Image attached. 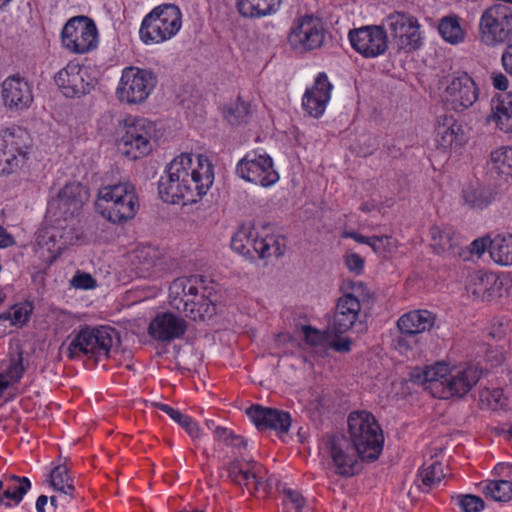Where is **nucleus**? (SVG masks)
<instances>
[{
  "label": "nucleus",
  "mask_w": 512,
  "mask_h": 512,
  "mask_svg": "<svg viewBox=\"0 0 512 512\" xmlns=\"http://www.w3.org/2000/svg\"><path fill=\"white\" fill-rule=\"evenodd\" d=\"M215 179L208 157L181 153L166 167L158 181V192L166 203H196L208 193Z\"/></svg>",
  "instance_id": "nucleus-1"
},
{
  "label": "nucleus",
  "mask_w": 512,
  "mask_h": 512,
  "mask_svg": "<svg viewBox=\"0 0 512 512\" xmlns=\"http://www.w3.org/2000/svg\"><path fill=\"white\" fill-rule=\"evenodd\" d=\"M481 373L476 366L450 369L446 363L437 362L423 369L415 368L411 372V380L423 385L433 397L446 399L466 395L480 380Z\"/></svg>",
  "instance_id": "nucleus-2"
},
{
  "label": "nucleus",
  "mask_w": 512,
  "mask_h": 512,
  "mask_svg": "<svg viewBox=\"0 0 512 512\" xmlns=\"http://www.w3.org/2000/svg\"><path fill=\"white\" fill-rule=\"evenodd\" d=\"M116 337V332L109 326H84L74 332L60 347L70 360L107 357Z\"/></svg>",
  "instance_id": "nucleus-3"
},
{
  "label": "nucleus",
  "mask_w": 512,
  "mask_h": 512,
  "mask_svg": "<svg viewBox=\"0 0 512 512\" xmlns=\"http://www.w3.org/2000/svg\"><path fill=\"white\" fill-rule=\"evenodd\" d=\"M347 424L348 439L358 449L360 459H378L383 449L384 437L374 415L364 410L353 411L348 416Z\"/></svg>",
  "instance_id": "nucleus-4"
},
{
  "label": "nucleus",
  "mask_w": 512,
  "mask_h": 512,
  "mask_svg": "<svg viewBox=\"0 0 512 512\" xmlns=\"http://www.w3.org/2000/svg\"><path fill=\"white\" fill-rule=\"evenodd\" d=\"M96 205L101 215L115 224L132 219L139 208L135 188L130 183L101 187L98 191Z\"/></svg>",
  "instance_id": "nucleus-5"
},
{
  "label": "nucleus",
  "mask_w": 512,
  "mask_h": 512,
  "mask_svg": "<svg viewBox=\"0 0 512 512\" xmlns=\"http://www.w3.org/2000/svg\"><path fill=\"white\" fill-rule=\"evenodd\" d=\"M231 248L251 260L279 258L285 251V239L277 235L260 236L252 224H243L233 235Z\"/></svg>",
  "instance_id": "nucleus-6"
},
{
  "label": "nucleus",
  "mask_w": 512,
  "mask_h": 512,
  "mask_svg": "<svg viewBox=\"0 0 512 512\" xmlns=\"http://www.w3.org/2000/svg\"><path fill=\"white\" fill-rule=\"evenodd\" d=\"M182 13L174 4H162L142 20L139 35L145 44L163 43L173 38L181 29Z\"/></svg>",
  "instance_id": "nucleus-7"
},
{
  "label": "nucleus",
  "mask_w": 512,
  "mask_h": 512,
  "mask_svg": "<svg viewBox=\"0 0 512 512\" xmlns=\"http://www.w3.org/2000/svg\"><path fill=\"white\" fill-rule=\"evenodd\" d=\"M31 148L28 132L19 127L11 126L0 131V174H11L19 171L26 164Z\"/></svg>",
  "instance_id": "nucleus-8"
},
{
  "label": "nucleus",
  "mask_w": 512,
  "mask_h": 512,
  "mask_svg": "<svg viewBox=\"0 0 512 512\" xmlns=\"http://www.w3.org/2000/svg\"><path fill=\"white\" fill-rule=\"evenodd\" d=\"M155 132V125L148 119L129 117L123 124L119 148L131 159L141 158L151 152Z\"/></svg>",
  "instance_id": "nucleus-9"
},
{
  "label": "nucleus",
  "mask_w": 512,
  "mask_h": 512,
  "mask_svg": "<svg viewBox=\"0 0 512 512\" xmlns=\"http://www.w3.org/2000/svg\"><path fill=\"white\" fill-rule=\"evenodd\" d=\"M479 37L487 46L512 40V8L494 4L483 11L479 19Z\"/></svg>",
  "instance_id": "nucleus-10"
},
{
  "label": "nucleus",
  "mask_w": 512,
  "mask_h": 512,
  "mask_svg": "<svg viewBox=\"0 0 512 512\" xmlns=\"http://www.w3.org/2000/svg\"><path fill=\"white\" fill-rule=\"evenodd\" d=\"M157 83L154 73L138 67H126L122 71L116 89L117 98L127 104L144 102L151 94Z\"/></svg>",
  "instance_id": "nucleus-11"
},
{
  "label": "nucleus",
  "mask_w": 512,
  "mask_h": 512,
  "mask_svg": "<svg viewBox=\"0 0 512 512\" xmlns=\"http://www.w3.org/2000/svg\"><path fill=\"white\" fill-rule=\"evenodd\" d=\"M80 236L74 223H65L60 218H56L53 225L39 231L37 245L43 252H47L46 258L52 263L68 246L74 245Z\"/></svg>",
  "instance_id": "nucleus-12"
},
{
  "label": "nucleus",
  "mask_w": 512,
  "mask_h": 512,
  "mask_svg": "<svg viewBox=\"0 0 512 512\" xmlns=\"http://www.w3.org/2000/svg\"><path fill=\"white\" fill-rule=\"evenodd\" d=\"M384 25L390 31L398 49L406 52L418 50L423 45V33L418 19L405 12L389 14Z\"/></svg>",
  "instance_id": "nucleus-13"
},
{
  "label": "nucleus",
  "mask_w": 512,
  "mask_h": 512,
  "mask_svg": "<svg viewBox=\"0 0 512 512\" xmlns=\"http://www.w3.org/2000/svg\"><path fill=\"white\" fill-rule=\"evenodd\" d=\"M62 43L70 52L87 53L97 47L98 30L95 22L86 16L71 18L63 27Z\"/></svg>",
  "instance_id": "nucleus-14"
},
{
  "label": "nucleus",
  "mask_w": 512,
  "mask_h": 512,
  "mask_svg": "<svg viewBox=\"0 0 512 512\" xmlns=\"http://www.w3.org/2000/svg\"><path fill=\"white\" fill-rule=\"evenodd\" d=\"M323 21L314 15H305L293 21L288 42L293 49L307 52L319 49L325 41Z\"/></svg>",
  "instance_id": "nucleus-15"
},
{
  "label": "nucleus",
  "mask_w": 512,
  "mask_h": 512,
  "mask_svg": "<svg viewBox=\"0 0 512 512\" xmlns=\"http://www.w3.org/2000/svg\"><path fill=\"white\" fill-rule=\"evenodd\" d=\"M88 198V191L83 185L77 182L69 183L49 203L48 211L63 222L74 223L77 227L75 217L79 215Z\"/></svg>",
  "instance_id": "nucleus-16"
},
{
  "label": "nucleus",
  "mask_w": 512,
  "mask_h": 512,
  "mask_svg": "<svg viewBox=\"0 0 512 512\" xmlns=\"http://www.w3.org/2000/svg\"><path fill=\"white\" fill-rule=\"evenodd\" d=\"M236 173L245 181L262 187H270L279 180V174L274 169L272 158L265 153H247L238 162Z\"/></svg>",
  "instance_id": "nucleus-17"
},
{
  "label": "nucleus",
  "mask_w": 512,
  "mask_h": 512,
  "mask_svg": "<svg viewBox=\"0 0 512 512\" xmlns=\"http://www.w3.org/2000/svg\"><path fill=\"white\" fill-rule=\"evenodd\" d=\"M478 96V88L467 73H456L447 77L442 97L452 110L462 112L472 107Z\"/></svg>",
  "instance_id": "nucleus-18"
},
{
  "label": "nucleus",
  "mask_w": 512,
  "mask_h": 512,
  "mask_svg": "<svg viewBox=\"0 0 512 512\" xmlns=\"http://www.w3.org/2000/svg\"><path fill=\"white\" fill-rule=\"evenodd\" d=\"M94 80L87 67L72 61L54 77L59 90L67 98L80 97L89 93L94 86Z\"/></svg>",
  "instance_id": "nucleus-19"
},
{
  "label": "nucleus",
  "mask_w": 512,
  "mask_h": 512,
  "mask_svg": "<svg viewBox=\"0 0 512 512\" xmlns=\"http://www.w3.org/2000/svg\"><path fill=\"white\" fill-rule=\"evenodd\" d=\"M351 46L366 58L383 55L388 48V36L382 26H363L348 34Z\"/></svg>",
  "instance_id": "nucleus-20"
},
{
  "label": "nucleus",
  "mask_w": 512,
  "mask_h": 512,
  "mask_svg": "<svg viewBox=\"0 0 512 512\" xmlns=\"http://www.w3.org/2000/svg\"><path fill=\"white\" fill-rule=\"evenodd\" d=\"M329 453L337 474L350 477L359 470L358 449L344 435H336L330 439Z\"/></svg>",
  "instance_id": "nucleus-21"
},
{
  "label": "nucleus",
  "mask_w": 512,
  "mask_h": 512,
  "mask_svg": "<svg viewBox=\"0 0 512 512\" xmlns=\"http://www.w3.org/2000/svg\"><path fill=\"white\" fill-rule=\"evenodd\" d=\"M1 95L6 108L23 111L33 103V85L19 75L9 76L2 82Z\"/></svg>",
  "instance_id": "nucleus-22"
},
{
  "label": "nucleus",
  "mask_w": 512,
  "mask_h": 512,
  "mask_svg": "<svg viewBox=\"0 0 512 512\" xmlns=\"http://www.w3.org/2000/svg\"><path fill=\"white\" fill-rule=\"evenodd\" d=\"M333 85L328 80L326 73L321 72L317 75L311 88H307L303 98L302 107L313 118H320L331 99Z\"/></svg>",
  "instance_id": "nucleus-23"
},
{
  "label": "nucleus",
  "mask_w": 512,
  "mask_h": 512,
  "mask_svg": "<svg viewBox=\"0 0 512 512\" xmlns=\"http://www.w3.org/2000/svg\"><path fill=\"white\" fill-rule=\"evenodd\" d=\"M187 330L186 321L171 312L157 314L149 324L148 334L159 342H171L182 337Z\"/></svg>",
  "instance_id": "nucleus-24"
},
{
  "label": "nucleus",
  "mask_w": 512,
  "mask_h": 512,
  "mask_svg": "<svg viewBox=\"0 0 512 512\" xmlns=\"http://www.w3.org/2000/svg\"><path fill=\"white\" fill-rule=\"evenodd\" d=\"M228 476L237 485H244L249 491L263 490L268 492L269 485L261 476L262 467L258 463L234 460L227 466Z\"/></svg>",
  "instance_id": "nucleus-25"
},
{
  "label": "nucleus",
  "mask_w": 512,
  "mask_h": 512,
  "mask_svg": "<svg viewBox=\"0 0 512 512\" xmlns=\"http://www.w3.org/2000/svg\"><path fill=\"white\" fill-rule=\"evenodd\" d=\"M361 305L357 297L345 294L338 299L331 331L336 334H344L355 324Z\"/></svg>",
  "instance_id": "nucleus-26"
},
{
  "label": "nucleus",
  "mask_w": 512,
  "mask_h": 512,
  "mask_svg": "<svg viewBox=\"0 0 512 512\" xmlns=\"http://www.w3.org/2000/svg\"><path fill=\"white\" fill-rule=\"evenodd\" d=\"M201 288L203 282L197 276L175 279L169 287L170 305L181 312L187 310V305H191V299L195 298V293Z\"/></svg>",
  "instance_id": "nucleus-27"
},
{
  "label": "nucleus",
  "mask_w": 512,
  "mask_h": 512,
  "mask_svg": "<svg viewBox=\"0 0 512 512\" xmlns=\"http://www.w3.org/2000/svg\"><path fill=\"white\" fill-rule=\"evenodd\" d=\"M191 305H187L184 310L186 317L197 321L211 318L216 313V295L212 289L203 285V288L195 293V298L191 299Z\"/></svg>",
  "instance_id": "nucleus-28"
},
{
  "label": "nucleus",
  "mask_w": 512,
  "mask_h": 512,
  "mask_svg": "<svg viewBox=\"0 0 512 512\" xmlns=\"http://www.w3.org/2000/svg\"><path fill=\"white\" fill-rule=\"evenodd\" d=\"M435 323V316L428 310H414L402 315L398 329L402 334L416 335L429 330Z\"/></svg>",
  "instance_id": "nucleus-29"
},
{
  "label": "nucleus",
  "mask_w": 512,
  "mask_h": 512,
  "mask_svg": "<svg viewBox=\"0 0 512 512\" xmlns=\"http://www.w3.org/2000/svg\"><path fill=\"white\" fill-rule=\"evenodd\" d=\"M282 0H237L239 14L245 18H262L276 13Z\"/></svg>",
  "instance_id": "nucleus-30"
},
{
  "label": "nucleus",
  "mask_w": 512,
  "mask_h": 512,
  "mask_svg": "<svg viewBox=\"0 0 512 512\" xmlns=\"http://www.w3.org/2000/svg\"><path fill=\"white\" fill-rule=\"evenodd\" d=\"M436 142L440 148L447 150L461 146L465 136L460 125L452 118L445 119L444 123L438 125Z\"/></svg>",
  "instance_id": "nucleus-31"
},
{
  "label": "nucleus",
  "mask_w": 512,
  "mask_h": 512,
  "mask_svg": "<svg viewBox=\"0 0 512 512\" xmlns=\"http://www.w3.org/2000/svg\"><path fill=\"white\" fill-rule=\"evenodd\" d=\"M506 133L512 132V93L500 95L493 101L492 115L488 119Z\"/></svg>",
  "instance_id": "nucleus-32"
},
{
  "label": "nucleus",
  "mask_w": 512,
  "mask_h": 512,
  "mask_svg": "<svg viewBox=\"0 0 512 512\" xmlns=\"http://www.w3.org/2000/svg\"><path fill=\"white\" fill-rule=\"evenodd\" d=\"M490 257L500 266L512 265V234H497L492 238Z\"/></svg>",
  "instance_id": "nucleus-33"
},
{
  "label": "nucleus",
  "mask_w": 512,
  "mask_h": 512,
  "mask_svg": "<svg viewBox=\"0 0 512 512\" xmlns=\"http://www.w3.org/2000/svg\"><path fill=\"white\" fill-rule=\"evenodd\" d=\"M432 246L437 253H445L460 244V235L450 226H434L430 230Z\"/></svg>",
  "instance_id": "nucleus-34"
},
{
  "label": "nucleus",
  "mask_w": 512,
  "mask_h": 512,
  "mask_svg": "<svg viewBox=\"0 0 512 512\" xmlns=\"http://www.w3.org/2000/svg\"><path fill=\"white\" fill-rule=\"evenodd\" d=\"M438 32L440 36L449 44L458 45L463 43L466 32L460 24V19L456 15L444 16L438 24Z\"/></svg>",
  "instance_id": "nucleus-35"
},
{
  "label": "nucleus",
  "mask_w": 512,
  "mask_h": 512,
  "mask_svg": "<svg viewBox=\"0 0 512 512\" xmlns=\"http://www.w3.org/2000/svg\"><path fill=\"white\" fill-rule=\"evenodd\" d=\"M30 488L31 482L27 477L10 475L6 479L5 489L2 494H0V503H2L5 498L13 501L15 504H19Z\"/></svg>",
  "instance_id": "nucleus-36"
},
{
  "label": "nucleus",
  "mask_w": 512,
  "mask_h": 512,
  "mask_svg": "<svg viewBox=\"0 0 512 512\" xmlns=\"http://www.w3.org/2000/svg\"><path fill=\"white\" fill-rule=\"evenodd\" d=\"M157 261V252L151 247H141L133 251L131 262L135 266L136 273L145 277L150 273Z\"/></svg>",
  "instance_id": "nucleus-37"
},
{
  "label": "nucleus",
  "mask_w": 512,
  "mask_h": 512,
  "mask_svg": "<svg viewBox=\"0 0 512 512\" xmlns=\"http://www.w3.org/2000/svg\"><path fill=\"white\" fill-rule=\"evenodd\" d=\"M490 169L501 176L512 177V147H501L490 154Z\"/></svg>",
  "instance_id": "nucleus-38"
},
{
  "label": "nucleus",
  "mask_w": 512,
  "mask_h": 512,
  "mask_svg": "<svg viewBox=\"0 0 512 512\" xmlns=\"http://www.w3.org/2000/svg\"><path fill=\"white\" fill-rule=\"evenodd\" d=\"M462 197L467 205L476 209H483L490 203L487 190L477 182L465 185Z\"/></svg>",
  "instance_id": "nucleus-39"
},
{
  "label": "nucleus",
  "mask_w": 512,
  "mask_h": 512,
  "mask_svg": "<svg viewBox=\"0 0 512 512\" xmlns=\"http://www.w3.org/2000/svg\"><path fill=\"white\" fill-rule=\"evenodd\" d=\"M250 115V105L239 97L234 103L225 106L223 116L231 125L246 123Z\"/></svg>",
  "instance_id": "nucleus-40"
},
{
  "label": "nucleus",
  "mask_w": 512,
  "mask_h": 512,
  "mask_svg": "<svg viewBox=\"0 0 512 512\" xmlns=\"http://www.w3.org/2000/svg\"><path fill=\"white\" fill-rule=\"evenodd\" d=\"M483 492L495 501L508 502L512 499V482L508 480L488 481Z\"/></svg>",
  "instance_id": "nucleus-41"
},
{
  "label": "nucleus",
  "mask_w": 512,
  "mask_h": 512,
  "mask_svg": "<svg viewBox=\"0 0 512 512\" xmlns=\"http://www.w3.org/2000/svg\"><path fill=\"white\" fill-rule=\"evenodd\" d=\"M32 313V305L28 302L12 306L9 311L0 314V325L8 321L13 326L24 325Z\"/></svg>",
  "instance_id": "nucleus-42"
},
{
  "label": "nucleus",
  "mask_w": 512,
  "mask_h": 512,
  "mask_svg": "<svg viewBox=\"0 0 512 512\" xmlns=\"http://www.w3.org/2000/svg\"><path fill=\"white\" fill-rule=\"evenodd\" d=\"M50 482L53 488L66 496H72L75 491L72 479L65 465H58L50 474Z\"/></svg>",
  "instance_id": "nucleus-43"
},
{
  "label": "nucleus",
  "mask_w": 512,
  "mask_h": 512,
  "mask_svg": "<svg viewBox=\"0 0 512 512\" xmlns=\"http://www.w3.org/2000/svg\"><path fill=\"white\" fill-rule=\"evenodd\" d=\"M24 358L23 351L20 346H16L13 352L11 353L9 363L5 369L4 378L8 381L17 382L22 377L25 367H24Z\"/></svg>",
  "instance_id": "nucleus-44"
},
{
  "label": "nucleus",
  "mask_w": 512,
  "mask_h": 512,
  "mask_svg": "<svg viewBox=\"0 0 512 512\" xmlns=\"http://www.w3.org/2000/svg\"><path fill=\"white\" fill-rule=\"evenodd\" d=\"M249 419L254 423L258 430L269 429L271 418L275 417L274 408L253 405L246 410Z\"/></svg>",
  "instance_id": "nucleus-45"
},
{
  "label": "nucleus",
  "mask_w": 512,
  "mask_h": 512,
  "mask_svg": "<svg viewBox=\"0 0 512 512\" xmlns=\"http://www.w3.org/2000/svg\"><path fill=\"white\" fill-rule=\"evenodd\" d=\"M444 477L442 465L438 462H434L420 471V478L427 492L437 487Z\"/></svg>",
  "instance_id": "nucleus-46"
},
{
  "label": "nucleus",
  "mask_w": 512,
  "mask_h": 512,
  "mask_svg": "<svg viewBox=\"0 0 512 512\" xmlns=\"http://www.w3.org/2000/svg\"><path fill=\"white\" fill-rule=\"evenodd\" d=\"M282 503L284 505L285 512H301L305 504V499L300 492L291 488H284Z\"/></svg>",
  "instance_id": "nucleus-47"
},
{
  "label": "nucleus",
  "mask_w": 512,
  "mask_h": 512,
  "mask_svg": "<svg viewBox=\"0 0 512 512\" xmlns=\"http://www.w3.org/2000/svg\"><path fill=\"white\" fill-rule=\"evenodd\" d=\"M480 401L490 409L496 410L506 405V398L500 388L484 389L480 392Z\"/></svg>",
  "instance_id": "nucleus-48"
},
{
  "label": "nucleus",
  "mask_w": 512,
  "mask_h": 512,
  "mask_svg": "<svg viewBox=\"0 0 512 512\" xmlns=\"http://www.w3.org/2000/svg\"><path fill=\"white\" fill-rule=\"evenodd\" d=\"M455 501L463 512H480L485 506L482 498L472 494L458 495Z\"/></svg>",
  "instance_id": "nucleus-49"
},
{
  "label": "nucleus",
  "mask_w": 512,
  "mask_h": 512,
  "mask_svg": "<svg viewBox=\"0 0 512 512\" xmlns=\"http://www.w3.org/2000/svg\"><path fill=\"white\" fill-rule=\"evenodd\" d=\"M275 417L271 418L269 429H273L278 433H287L291 426V416L288 412L274 408Z\"/></svg>",
  "instance_id": "nucleus-50"
},
{
  "label": "nucleus",
  "mask_w": 512,
  "mask_h": 512,
  "mask_svg": "<svg viewBox=\"0 0 512 512\" xmlns=\"http://www.w3.org/2000/svg\"><path fill=\"white\" fill-rule=\"evenodd\" d=\"M492 279L493 277L490 275L477 273L471 276L469 289L474 295L483 296L489 290V284Z\"/></svg>",
  "instance_id": "nucleus-51"
},
{
  "label": "nucleus",
  "mask_w": 512,
  "mask_h": 512,
  "mask_svg": "<svg viewBox=\"0 0 512 512\" xmlns=\"http://www.w3.org/2000/svg\"><path fill=\"white\" fill-rule=\"evenodd\" d=\"M172 420L180 425L193 439L200 437L199 426L190 416L178 411Z\"/></svg>",
  "instance_id": "nucleus-52"
},
{
  "label": "nucleus",
  "mask_w": 512,
  "mask_h": 512,
  "mask_svg": "<svg viewBox=\"0 0 512 512\" xmlns=\"http://www.w3.org/2000/svg\"><path fill=\"white\" fill-rule=\"evenodd\" d=\"M303 333L305 337V341L311 346H327V339H329L330 333H322L317 329H314L310 326H305L303 328Z\"/></svg>",
  "instance_id": "nucleus-53"
},
{
  "label": "nucleus",
  "mask_w": 512,
  "mask_h": 512,
  "mask_svg": "<svg viewBox=\"0 0 512 512\" xmlns=\"http://www.w3.org/2000/svg\"><path fill=\"white\" fill-rule=\"evenodd\" d=\"M335 332L330 333L327 339V347L338 353H348L351 350L352 341L348 337H340Z\"/></svg>",
  "instance_id": "nucleus-54"
},
{
  "label": "nucleus",
  "mask_w": 512,
  "mask_h": 512,
  "mask_svg": "<svg viewBox=\"0 0 512 512\" xmlns=\"http://www.w3.org/2000/svg\"><path fill=\"white\" fill-rule=\"evenodd\" d=\"M72 287L82 290H90L97 286L96 280L88 273L77 272L70 280Z\"/></svg>",
  "instance_id": "nucleus-55"
},
{
  "label": "nucleus",
  "mask_w": 512,
  "mask_h": 512,
  "mask_svg": "<svg viewBox=\"0 0 512 512\" xmlns=\"http://www.w3.org/2000/svg\"><path fill=\"white\" fill-rule=\"evenodd\" d=\"M491 240L492 239L489 237H482L472 241L470 244L471 254L476 255L479 258L485 253L487 249L490 251Z\"/></svg>",
  "instance_id": "nucleus-56"
},
{
  "label": "nucleus",
  "mask_w": 512,
  "mask_h": 512,
  "mask_svg": "<svg viewBox=\"0 0 512 512\" xmlns=\"http://www.w3.org/2000/svg\"><path fill=\"white\" fill-rule=\"evenodd\" d=\"M345 264L347 268L356 274H360L364 268V260L356 253H350L345 257Z\"/></svg>",
  "instance_id": "nucleus-57"
},
{
  "label": "nucleus",
  "mask_w": 512,
  "mask_h": 512,
  "mask_svg": "<svg viewBox=\"0 0 512 512\" xmlns=\"http://www.w3.org/2000/svg\"><path fill=\"white\" fill-rule=\"evenodd\" d=\"M391 237L387 235L370 237L369 246L375 253L382 254L387 250Z\"/></svg>",
  "instance_id": "nucleus-58"
},
{
  "label": "nucleus",
  "mask_w": 512,
  "mask_h": 512,
  "mask_svg": "<svg viewBox=\"0 0 512 512\" xmlns=\"http://www.w3.org/2000/svg\"><path fill=\"white\" fill-rule=\"evenodd\" d=\"M213 434L216 440L224 442L227 446L235 439L233 431L221 426H216L215 429H213Z\"/></svg>",
  "instance_id": "nucleus-59"
},
{
  "label": "nucleus",
  "mask_w": 512,
  "mask_h": 512,
  "mask_svg": "<svg viewBox=\"0 0 512 512\" xmlns=\"http://www.w3.org/2000/svg\"><path fill=\"white\" fill-rule=\"evenodd\" d=\"M501 61L505 71L512 76V44L505 48Z\"/></svg>",
  "instance_id": "nucleus-60"
},
{
  "label": "nucleus",
  "mask_w": 512,
  "mask_h": 512,
  "mask_svg": "<svg viewBox=\"0 0 512 512\" xmlns=\"http://www.w3.org/2000/svg\"><path fill=\"white\" fill-rule=\"evenodd\" d=\"M15 244L14 237L0 225V249L13 246Z\"/></svg>",
  "instance_id": "nucleus-61"
},
{
  "label": "nucleus",
  "mask_w": 512,
  "mask_h": 512,
  "mask_svg": "<svg viewBox=\"0 0 512 512\" xmlns=\"http://www.w3.org/2000/svg\"><path fill=\"white\" fill-rule=\"evenodd\" d=\"M492 84L494 88L505 91L508 88V79L502 73H496L492 76Z\"/></svg>",
  "instance_id": "nucleus-62"
},
{
  "label": "nucleus",
  "mask_w": 512,
  "mask_h": 512,
  "mask_svg": "<svg viewBox=\"0 0 512 512\" xmlns=\"http://www.w3.org/2000/svg\"><path fill=\"white\" fill-rule=\"evenodd\" d=\"M155 406L163 411L164 413H166L171 419H173V417L176 415V413L179 411L177 409H174L173 407L167 405V404H163V403H155Z\"/></svg>",
  "instance_id": "nucleus-63"
},
{
  "label": "nucleus",
  "mask_w": 512,
  "mask_h": 512,
  "mask_svg": "<svg viewBox=\"0 0 512 512\" xmlns=\"http://www.w3.org/2000/svg\"><path fill=\"white\" fill-rule=\"evenodd\" d=\"M48 497L45 495H41L36 500V510L37 512H45V506L47 505Z\"/></svg>",
  "instance_id": "nucleus-64"
}]
</instances>
